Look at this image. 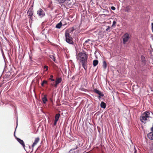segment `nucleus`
<instances>
[{
	"label": "nucleus",
	"mask_w": 153,
	"mask_h": 153,
	"mask_svg": "<svg viewBox=\"0 0 153 153\" xmlns=\"http://www.w3.org/2000/svg\"><path fill=\"white\" fill-rule=\"evenodd\" d=\"M88 57V55L85 52L79 53L76 57L77 59L82 63V67L85 70L87 68Z\"/></svg>",
	"instance_id": "nucleus-1"
},
{
	"label": "nucleus",
	"mask_w": 153,
	"mask_h": 153,
	"mask_svg": "<svg viewBox=\"0 0 153 153\" xmlns=\"http://www.w3.org/2000/svg\"><path fill=\"white\" fill-rule=\"evenodd\" d=\"M150 114V112L148 111L143 113L140 117V121L144 123H146V121L147 120L148 118L150 117L149 116Z\"/></svg>",
	"instance_id": "nucleus-2"
},
{
	"label": "nucleus",
	"mask_w": 153,
	"mask_h": 153,
	"mask_svg": "<svg viewBox=\"0 0 153 153\" xmlns=\"http://www.w3.org/2000/svg\"><path fill=\"white\" fill-rule=\"evenodd\" d=\"M33 11L32 7H30L27 12V14L29 16V18L32 21L33 19Z\"/></svg>",
	"instance_id": "nucleus-3"
},
{
	"label": "nucleus",
	"mask_w": 153,
	"mask_h": 153,
	"mask_svg": "<svg viewBox=\"0 0 153 153\" xmlns=\"http://www.w3.org/2000/svg\"><path fill=\"white\" fill-rule=\"evenodd\" d=\"M37 14L41 18L43 17L45 15V13L44 11L41 8L39 9L37 12Z\"/></svg>",
	"instance_id": "nucleus-4"
},
{
	"label": "nucleus",
	"mask_w": 153,
	"mask_h": 153,
	"mask_svg": "<svg viewBox=\"0 0 153 153\" xmlns=\"http://www.w3.org/2000/svg\"><path fill=\"white\" fill-rule=\"evenodd\" d=\"M129 38V35L128 33H126L123 36V43L125 44L128 41Z\"/></svg>",
	"instance_id": "nucleus-5"
},
{
	"label": "nucleus",
	"mask_w": 153,
	"mask_h": 153,
	"mask_svg": "<svg viewBox=\"0 0 153 153\" xmlns=\"http://www.w3.org/2000/svg\"><path fill=\"white\" fill-rule=\"evenodd\" d=\"M62 81V79L61 77H59L56 79L55 81V88L57 87V85L60 83Z\"/></svg>",
	"instance_id": "nucleus-6"
},
{
	"label": "nucleus",
	"mask_w": 153,
	"mask_h": 153,
	"mask_svg": "<svg viewBox=\"0 0 153 153\" xmlns=\"http://www.w3.org/2000/svg\"><path fill=\"white\" fill-rule=\"evenodd\" d=\"M60 116V114H56L55 116V119L54 120V126H55L57 123V122Z\"/></svg>",
	"instance_id": "nucleus-7"
},
{
	"label": "nucleus",
	"mask_w": 153,
	"mask_h": 153,
	"mask_svg": "<svg viewBox=\"0 0 153 153\" xmlns=\"http://www.w3.org/2000/svg\"><path fill=\"white\" fill-rule=\"evenodd\" d=\"M65 39H71L72 38L69 34V32L68 30H66L65 33Z\"/></svg>",
	"instance_id": "nucleus-8"
},
{
	"label": "nucleus",
	"mask_w": 153,
	"mask_h": 153,
	"mask_svg": "<svg viewBox=\"0 0 153 153\" xmlns=\"http://www.w3.org/2000/svg\"><path fill=\"white\" fill-rule=\"evenodd\" d=\"M39 137H37L35 139V141L34 143H33L32 145V147H33L39 142Z\"/></svg>",
	"instance_id": "nucleus-9"
},
{
	"label": "nucleus",
	"mask_w": 153,
	"mask_h": 153,
	"mask_svg": "<svg viewBox=\"0 0 153 153\" xmlns=\"http://www.w3.org/2000/svg\"><path fill=\"white\" fill-rule=\"evenodd\" d=\"M65 41L67 43L73 45L74 44L72 38L71 39H65Z\"/></svg>",
	"instance_id": "nucleus-10"
},
{
	"label": "nucleus",
	"mask_w": 153,
	"mask_h": 153,
	"mask_svg": "<svg viewBox=\"0 0 153 153\" xmlns=\"http://www.w3.org/2000/svg\"><path fill=\"white\" fill-rule=\"evenodd\" d=\"M17 140L21 145H22L24 147V148L25 149V145L23 140L19 138H17Z\"/></svg>",
	"instance_id": "nucleus-11"
},
{
	"label": "nucleus",
	"mask_w": 153,
	"mask_h": 153,
	"mask_svg": "<svg viewBox=\"0 0 153 153\" xmlns=\"http://www.w3.org/2000/svg\"><path fill=\"white\" fill-rule=\"evenodd\" d=\"M147 136L149 139L153 140V132L148 133L147 135Z\"/></svg>",
	"instance_id": "nucleus-12"
},
{
	"label": "nucleus",
	"mask_w": 153,
	"mask_h": 153,
	"mask_svg": "<svg viewBox=\"0 0 153 153\" xmlns=\"http://www.w3.org/2000/svg\"><path fill=\"white\" fill-rule=\"evenodd\" d=\"M76 144L74 146V147L72 148L69 151V152L70 153H73V151L75 149H76L78 148Z\"/></svg>",
	"instance_id": "nucleus-13"
},
{
	"label": "nucleus",
	"mask_w": 153,
	"mask_h": 153,
	"mask_svg": "<svg viewBox=\"0 0 153 153\" xmlns=\"http://www.w3.org/2000/svg\"><path fill=\"white\" fill-rule=\"evenodd\" d=\"M42 100L44 103L45 104L48 101L46 96L45 95L42 98Z\"/></svg>",
	"instance_id": "nucleus-14"
},
{
	"label": "nucleus",
	"mask_w": 153,
	"mask_h": 153,
	"mask_svg": "<svg viewBox=\"0 0 153 153\" xmlns=\"http://www.w3.org/2000/svg\"><path fill=\"white\" fill-rule=\"evenodd\" d=\"M100 106L103 108H105L106 107V104L103 102H102L100 103Z\"/></svg>",
	"instance_id": "nucleus-15"
},
{
	"label": "nucleus",
	"mask_w": 153,
	"mask_h": 153,
	"mask_svg": "<svg viewBox=\"0 0 153 153\" xmlns=\"http://www.w3.org/2000/svg\"><path fill=\"white\" fill-rule=\"evenodd\" d=\"M141 60L142 62L144 64L146 63V61L145 60V58L144 56H141Z\"/></svg>",
	"instance_id": "nucleus-16"
},
{
	"label": "nucleus",
	"mask_w": 153,
	"mask_h": 153,
	"mask_svg": "<svg viewBox=\"0 0 153 153\" xmlns=\"http://www.w3.org/2000/svg\"><path fill=\"white\" fill-rule=\"evenodd\" d=\"M98 63V61L97 60H95L93 61V65L94 67L96 66Z\"/></svg>",
	"instance_id": "nucleus-17"
},
{
	"label": "nucleus",
	"mask_w": 153,
	"mask_h": 153,
	"mask_svg": "<svg viewBox=\"0 0 153 153\" xmlns=\"http://www.w3.org/2000/svg\"><path fill=\"white\" fill-rule=\"evenodd\" d=\"M107 63L106 61L105 60L103 62L102 66L103 68L105 69H106L107 67Z\"/></svg>",
	"instance_id": "nucleus-18"
},
{
	"label": "nucleus",
	"mask_w": 153,
	"mask_h": 153,
	"mask_svg": "<svg viewBox=\"0 0 153 153\" xmlns=\"http://www.w3.org/2000/svg\"><path fill=\"white\" fill-rule=\"evenodd\" d=\"M62 25V24L60 22L59 23L56 25V27L57 28L59 29L60 28Z\"/></svg>",
	"instance_id": "nucleus-19"
},
{
	"label": "nucleus",
	"mask_w": 153,
	"mask_h": 153,
	"mask_svg": "<svg viewBox=\"0 0 153 153\" xmlns=\"http://www.w3.org/2000/svg\"><path fill=\"white\" fill-rule=\"evenodd\" d=\"M130 6H127L126 8L125 11L127 12H130Z\"/></svg>",
	"instance_id": "nucleus-20"
},
{
	"label": "nucleus",
	"mask_w": 153,
	"mask_h": 153,
	"mask_svg": "<svg viewBox=\"0 0 153 153\" xmlns=\"http://www.w3.org/2000/svg\"><path fill=\"white\" fill-rule=\"evenodd\" d=\"M49 57L51 58L52 59L54 62H56L55 58L54 56L53 55H50Z\"/></svg>",
	"instance_id": "nucleus-21"
},
{
	"label": "nucleus",
	"mask_w": 153,
	"mask_h": 153,
	"mask_svg": "<svg viewBox=\"0 0 153 153\" xmlns=\"http://www.w3.org/2000/svg\"><path fill=\"white\" fill-rule=\"evenodd\" d=\"M94 92L96 94H99L100 93V92H101V91L96 89L94 90Z\"/></svg>",
	"instance_id": "nucleus-22"
},
{
	"label": "nucleus",
	"mask_w": 153,
	"mask_h": 153,
	"mask_svg": "<svg viewBox=\"0 0 153 153\" xmlns=\"http://www.w3.org/2000/svg\"><path fill=\"white\" fill-rule=\"evenodd\" d=\"M66 0H58V1L59 4H61L62 3H64Z\"/></svg>",
	"instance_id": "nucleus-23"
},
{
	"label": "nucleus",
	"mask_w": 153,
	"mask_h": 153,
	"mask_svg": "<svg viewBox=\"0 0 153 153\" xmlns=\"http://www.w3.org/2000/svg\"><path fill=\"white\" fill-rule=\"evenodd\" d=\"M47 84V81L46 80H43L42 82L41 83V85L42 86H44V84Z\"/></svg>",
	"instance_id": "nucleus-24"
},
{
	"label": "nucleus",
	"mask_w": 153,
	"mask_h": 153,
	"mask_svg": "<svg viewBox=\"0 0 153 153\" xmlns=\"http://www.w3.org/2000/svg\"><path fill=\"white\" fill-rule=\"evenodd\" d=\"M74 30V28L73 27H72L71 29H70L68 30H67L69 31V33L70 32H72Z\"/></svg>",
	"instance_id": "nucleus-25"
},
{
	"label": "nucleus",
	"mask_w": 153,
	"mask_h": 153,
	"mask_svg": "<svg viewBox=\"0 0 153 153\" xmlns=\"http://www.w3.org/2000/svg\"><path fill=\"white\" fill-rule=\"evenodd\" d=\"M98 95H99V97L100 98H101V97H103L104 96L103 94L101 92Z\"/></svg>",
	"instance_id": "nucleus-26"
},
{
	"label": "nucleus",
	"mask_w": 153,
	"mask_h": 153,
	"mask_svg": "<svg viewBox=\"0 0 153 153\" xmlns=\"http://www.w3.org/2000/svg\"><path fill=\"white\" fill-rule=\"evenodd\" d=\"M116 22L115 21H114L113 22V24L112 25V26L114 27L116 26Z\"/></svg>",
	"instance_id": "nucleus-27"
},
{
	"label": "nucleus",
	"mask_w": 153,
	"mask_h": 153,
	"mask_svg": "<svg viewBox=\"0 0 153 153\" xmlns=\"http://www.w3.org/2000/svg\"><path fill=\"white\" fill-rule=\"evenodd\" d=\"M110 27L109 26H107V28L106 29V31H108L109 32L110 31Z\"/></svg>",
	"instance_id": "nucleus-28"
},
{
	"label": "nucleus",
	"mask_w": 153,
	"mask_h": 153,
	"mask_svg": "<svg viewBox=\"0 0 153 153\" xmlns=\"http://www.w3.org/2000/svg\"><path fill=\"white\" fill-rule=\"evenodd\" d=\"M44 68L45 69H46V71H47L48 69V67L47 66H46V65L44 66Z\"/></svg>",
	"instance_id": "nucleus-29"
},
{
	"label": "nucleus",
	"mask_w": 153,
	"mask_h": 153,
	"mask_svg": "<svg viewBox=\"0 0 153 153\" xmlns=\"http://www.w3.org/2000/svg\"><path fill=\"white\" fill-rule=\"evenodd\" d=\"M134 153H137V150L135 147L134 148Z\"/></svg>",
	"instance_id": "nucleus-30"
},
{
	"label": "nucleus",
	"mask_w": 153,
	"mask_h": 153,
	"mask_svg": "<svg viewBox=\"0 0 153 153\" xmlns=\"http://www.w3.org/2000/svg\"><path fill=\"white\" fill-rule=\"evenodd\" d=\"M51 85L52 86H54L55 87V83L53 82L51 84Z\"/></svg>",
	"instance_id": "nucleus-31"
},
{
	"label": "nucleus",
	"mask_w": 153,
	"mask_h": 153,
	"mask_svg": "<svg viewBox=\"0 0 153 153\" xmlns=\"http://www.w3.org/2000/svg\"><path fill=\"white\" fill-rule=\"evenodd\" d=\"M111 9L113 10H115L116 9V8L115 7L112 6L111 7Z\"/></svg>",
	"instance_id": "nucleus-32"
},
{
	"label": "nucleus",
	"mask_w": 153,
	"mask_h": 153,
	"mask_svg": "<svg viewBox=\"0 0 153 153\" xmlns=\"http://www.w3.org/2000/svg\"><path fill=\"white\" fill-rule=\"evenodd\" d=\"M152 30L153 33V23H152Z\"/></svg>",
	"instance_id": "nucleus-33"
},
{
	"label": "nucleus",
	"mask_w": 153,
	"mask_h": 153,
	"mask_svg": "<svg viewBox=\"0 0 153 153\" xmlns=\"http://www.w3.org/2000/svg\"><path fill=\"white\" fill-rule=\"evenodd\" d=\"M49 79L52 81H55V80L53 79V78H50Z\"/></svg>",
	"instance_id": "nucleus-34"
},
{
	"label": "nucleus",
	"mask_w": 153,
	"mask_h": 153,
	"mask_svg": "<svg viewBox=\"0 0 153 153\" xmlns=\"http://www.w3.org/2000/svg\"><path fill=\"white\" fill-rule=\"evenodd\" d=\"M90 41V39H88V40H86V41H85V43H87V42H88L89 41Z\"/></svg>",
	"instance_id": "nucleus-35"
},
{
	"label": "nucleus",
	"mask_w": 153,
	"mask_h": 153,
	"mask_svg": "<svg viewBox=\"0 0 153 153\" xmlns=\"http://www.w3.org/2000/svg\"><path fill=\"white\" fill-rule=\"evenodd\" d=\"M53 76L52 75H51L50 76V78H52L53 77Z\"/></svg>",
	"instance_id": "nucleus-36"
},
{
	"label": "nucleus",
	"mask_w": 153,
	"mask_h": 153,
	"mask_svg": "<svg viewBox=\"0 0 153 153\" xmlns=\"http://www.w3.org/2000/svg\"><path fill=\"white\" fill-rule=\"evenodd\" d=\"M151 130L152 131H153V126H152V127L151 128Z\"/></svg>",
	"instance_id": "nucleus-37"
},
{
	"label": "nucleus",
	"mask_w": 153,
	"mask_h": 153,
	"mask_svg": "<svg viewBox=\"0 0 153 153\" xmlns=\"http://www.w3.org/2000/svg\"><path fill=\"white\" fill-rule=\"evenodd\" d=\"M151 114L153 115V113H152V112H151Z\"/></svg>",
	"instance_id": "nucleus-38"
},
{
	"label": "nucleus",
	"mask_w": 153,
	"mask_h": 153,
	"mask_svg": "<svg viewBox=\"0 0 153 153\" xmlns=\"http://www.w3.org/2000/svg\"><path fill=\"white\" fill-rule=\"evenodd\" d=\"M31 6V7H32V8L33 7V5H32Z\"/></svg>",
	"instance_id": "nucleus-39"
},
{
	"label": "nucleus",
	"mask_w": 153,
	"mask_h": 153,
	"mask_svg": "<svg viewBox=\"0 0 153 153\" xmlns=\"http://www.w3.org/2000/svg\"><path fill=\"white\" fill-rule=\"evenodd\" d=\"M17 124H18V123H17V126H16V127H17Z\"/></svg>",
	"instance_id": "nucleus-40"
},
{
	"label": "nucleus",
	"mask_w": 153,
	"mask_h": 153,
	"mask_svg": "<svg viewBox=\"0 0 153 153\" xmlns=\"http://www.w3.org/2000/svg\"><path fill=\"white\" fill-rule=\"evenodd\" d=\"M1 85H0V88L1 87Z\"/></svg>",
	"instance_id": "nucleus-41"
}]
</instances>
